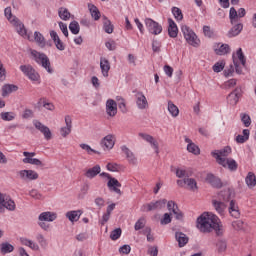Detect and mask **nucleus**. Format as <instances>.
Instances as JSON below:
<instances>
[{"mask_svg": "<svg viewBox=\"0 0 256 256\" xmlns=\"http://www.w3.org/2000/svg\"><path fill=\"white\" fill-rule=\"evenodd\" d=\"M220 223L221 221L217 215L204 212L197 218V229H199L201 233H211V231H216V235H221Z\"/></svg>", "mask_w": 256, "mask_h": 256, "instance_id": "f257e3e1", "label": "nucleus"}, {"mask_svg": "<svg viewBox=\"0 0 256 256\" xmlns=\"http://www.w3.org/2000/svg\"><path fill=\"white\" fill-rule=\"evenodd\" d=\"M30 55L32 59L43 67V69L47 70L48 73H53V68H51V60L46 56L45 53H41L37 50H30Z\"/></svg>", "mask_w": 256, "mask_h": 256, "instance_id": "f03ea898", "label": "nucleus"}, {"mask_svg": "<svg viewBox=\"0 0 256 256\" xmlns=\"http://www.w3.org/2000/svg\"><path fill=\"white\" fill-rule=\"evenodd\" d=\"M181 31L187 43L192 45V47H199V40L197 39V34L189 28L187 25H182Z\"/></svg>", "mask_w": 256, "mask_h": 256, "instance_id": "7ed1b4c3", "label": "nucleus"}, {"mask_svg": "<svg viewBox=\"0 0 256 256\" xmlns=\"http://www.w3.org/2000/svg\"><path fill=\"white\" fill-rule=\"evenodd\" d=\"M100 177H106V179H109L107 182V187L110 189V191L117 193V195H123V192H121V189H119L121 187L119 180L111 177L109 173L106 172L100 173Z\"/></svg>", "mask_w": 256, "mask_h": 256, "instance_id": "20e7f679", "label": "nucleus"}, {"mask_svg": "<svg viewBox=\"0 0 256 256\" xmlns=\"http://www.w3.org/2000/svg\"><path fill=\"white\" fill-rule=\"evenodd\" d=\"M19 179L21 181H37L39 179V173L35 170H20L17 172Z\"/></svg>", "mask_w": 256, "mask_h": 256, "instance_id": "39448f33", "label": "nucleus"}, {"mask_svg": "<svg viewBox=\"0 0 256 256\" xmlns=\"http://www.w3.org/2000/svg\"><path fill=\"white\" fill-rule=\"evenodd\" d=\"M20 71L30 79V81H39V73L33 68L31 65H21L20 66Z\"/></svg>", "mask_w": 256, "mask_h": 256, "instance_id": "423d86ee", "label": "nucleus"}, {"mask_svg": "<svg viewBox=\"0 0 256 256\" xmlns=\"http://www.w3.org/2000/svg\"><path fill=\"white\" fill-rule=\"evenodd\" d=\"M145 25L149 33H152V35H160V33L163 31V27L151 18L145 19Z\"/></svg>", "mask_w": 256, "mask_h": 256, "instance_id": "0eeeda50", "label": "nucleus"}, {"mask_svg": "<svg viewBox=\"0 0 256 256\" xmlns=\"http://www.w3.org/2000/svg\"><path fill=\"white\" fill-rule=\"evenodd\" d=\"M33 125L35 129H37L38 131H40V133L44 135V139H46V141H51V139L53 138V134L51 133V129H49V127L45 126L39 120H34Z\"/></svg>", "mask_w": 256, "mask_h": 256, "instance_id": "6e6552de", "label": "nucleus"}, {"mask_svg": "<svg viewBox=\"0 0 256 256\" xmlns=\"http://www.w3.org/2000/svg\"><path fill=\"white\" fill-rule=\"evenodd\" d=\"M138 137H141V139L146 141V143H149L150 147L154 149L156 155H159V142L157 141V139H155V137L143 132H140L138 134Z\"/></svg>", "mask_w": 256, "mask_h": 256, "instance_id": "1a4fd4ad", "label": "nucleus"}, {"mask_svg": "<svg viewBox=\"0 0 256 256\" xmlns=\"http://www.w3.org/2000/svg\"><path fill=\"white\" fill-rule=\"evenodd\" d=\"M24 158L22 161L25 164H29V165H36L37 167H44V164L41 160L37 159V158H33L35 157V152H23Z\"/></svg>", "mask_w": 256, "mask_h": 256, "instance_id": "9d476101", "label": "nucleus"}, {"mask_svg": "<svg viewBox=\"0 0 256 256\" xmlns=\"http://www.w3.org/2000/svg\"><path fill=\"white\" fill-rule=\"evenodd\" d=\"M218 165H221L224 169H229V171H236L239 167V164L233 158L220 159Z\"/></svg>", "mask_w": 256, "mask_h": 256, "instance_id": "9b49d317", "label": "nucleus"}, {"mask_svg": "<svg viewBox=\"0 0 256 256\" xmlns=\"http://www.w3.org/2000/svg\"><path fill=\"white\" fill-rule=\"evenodd\" d=\"M0 205L5 207L8 211H15V201H13L9 196L0 192Z\"/></svg>", "mask_w": 256, "mask_h": 256, "instance_id": "f8f14e48", "label": "nucleus"}, {"mask_svg": "<svg viewBox=\"0 0 256 256\" xmlns=\"http://www.w3.org/2000/svg\"><path fill=\"white\" fill-rule=\"evenodd\" d=\"M212 157H215L216 162L219 163L220 159H227L231 155V148L229 146L224 147L221 150H215L211 153Z\"/></svg>", "mask_w": 256, "mask_h": 256, "instance_id": "ddd939ff", "label": "nucleus"}, {"mask_svg": "<svg viewBox=\"0 0 256 256\" xmlns=\"http://www.w3.org/2000/svg\"><path fill=\"white\" fill-rule=\"evenodd\" d=\"M241 87H237L234 91H232L228 97H227V101L229 103V105H232L233 107H235V105H237V103H239V99H241Z\"/></svg>", "mask_w": 256, "mask_h": 256, "instance_id": "4468645a", "label": "nucleus"}, {"mask_svg": "<svg viewBox=\"0 0 256 256\" xmlns=\"http://www.w3.org/2000/svg\"><path fill=\"white\" fill-rule=\"evenodd\" d=\"M121 151L126 156V159L129 165H133V166L137 165L138 163L137 156H135V154L133 153V151H131V149H129L127 146H122Z\"/></svg>", "mask_w": 256, "mask_h": 256, "instance_id": "2eb2a0df", "label": "nucleus"}, {"mask_svg": "<svg viewBox=\"0 0 256 256\" xmlns=\"http://www.w3.org/2000/svg\"><path fill=\"white\" fill-rule=\"evenodd\" d=\"M135 98L138 109H147L149 107V102L143 92H136Z\"/></svg>", "mask_w": 256, "mask_h": 256, "instance_id": "dca6fc26", "label": "nucleus"}, {"mask_svg": "<svg viewBox=\"0 0 256 256\" xmlns=\"http://www.w3.org/2000/svg\"><path fill=\"white\" fill-rule=\"evenodd\" d=\"M165 205H167V199L157 200L155 202H150L146 205L147 211H157L161 209H165Z\"/></svg>", "mask_w": 256, "mask_h": 256, "instance_id": "f3484780", "label": "nucleus"}, {"mask_svg": "<svg viewBox=\"0 0 256 256\" xmlns=\"http://www.w3.org/2000/svg\"><path fill=\"white\" fill-rule=\"evenodd\" d=\"M106 114L108 117H115L117 115V102L113 99L106 101Z\"/></svg>", "mask_w": 256, "mask_h": 256, "instance_id": "a211bd4d", "label": "nucleus"}, {"mask_svg": "<svg viewBox=\"0 0 256 256\" xmlns=\"http://www.w3.org/2000/svg\"><path fill=\"white\" fill-rule=\"evenodd\" d=\"M100 69L103 77H109V71H111V63L107 60V58H100Z\"/></svg>", "mask_w": 256, "mask_h": 256, "instance_id": "6ab92c4d", "label": "nucleus"}, {"mask_svg": "<svg viewBox=\"0 0 256 256\" xmlns=\"http://www.w3.org/2000/svg\"><path fill=\"white\" fill-rule=\"evenodd\" d=\"M12 25L16 28V31L19 35L22 37H25L27 35V30L25 29V25L17 19V17H13V20H11Z\"/></svg>", "mask_w": 256, "mask_h": 256, "instance_id": "aec40b11", "label": "nucleus"}, {"mask_svg": "<svg viewBox=\"0 0 256 256\" xmlns=\"http://www.w3.org/2000/svg\"><path fill=\"white\" fill-rule=\"evenodd\" d=\"M207 183H209L212 187H215L216 189H221L223 187V183L221 182V179L216 177L213 174H208L206 177Z\"/></svg>", "mask_w": 256, "mask_h": 256, "instance_id": "412c9836", "label": "nucleus"}, {"mask_svg": "<svg viewBox=\"0 0 256 256\" xmlns=\"http://www.w3.org/2000/svg\"><path fill=\"white\" fill-rule=\"evenodd\" d=\"M65 123L66 126L62 127L60 130L62 137H67V135L71 133V129L73 127V121L71 120V116H65Z\"/></svg>", "mask_w": 256, "mask_h": 256, "instance_id": "4be33fe9", "label": "nucleus"}, {"mask_svg": "<svg viewBox=\"0 0 256 256\" xmlns=\"http://www.w3.org/2000/svg\"><path fill=\"white\" fill-rule=\"evenodd\" d=\"M100 173H101V166L95 165L94 167L87 169L84 173V176L87 179H95V177Z\"/></svg>", "mask_w": 256, "mask_h": 256, "instance_id": "5701e85b", "label": "nucleus"}, {"mask_svg": "<svg viewBox=\"0 0 256 256\" xmlns=\"http://www.w3.org/2000/svg\"><path fill=\"white\" fill-rule=\"evenodd\" d=\"M169 27H168V35L169 37H172V39H175L177 35H179V29L177 28V24L173 19H168Z\"/></svg>", "mask_w": 256, "mask_h": 256, "instance_id": "b1692460", "label": "nucleus"}, {"mask_svg": "<svg viewBox=\"0 0 256 256\" xmlns=\"http://www.w3.org/2000/svg\"><path fill=\"white\" fill-rule=\"evenodd\" d=\"M175 239L178 242V247H185L189 243V237L183 232H176Z\"/></svg>", "mask_w": 256, "mask_h": 256, "instance_id": "393cba45", "label": "nucleus"}, {"mask_svg": "<svg viewBox=\"0 0 256 256\" xmlns=\"http://www.w3.org/2000/svg\"><path fill=\"white\" fill-rule=\"evenodd\" d=\"M19 87L15 84H5L2 87V97H8L11 95V93H15V91H18Z\"/></svg>", "mask_w": 256, "mask_h": 256, "instance_id": "a878e982", "label": "nucleus"}, {"mask_svg": "<svg viewBox=\"0 0 256 256\" xmlns=\"http://www.w3.org/2000/svg\"><path fill=\"white\" fill-rule=\"evenodd\" d=\"M113 139L114 136L109 134L102 139L101 145L105 147V149H113V147H115V140Z\"/></svg>", "mask_w": 256, "mask_h": 256, "instance_id": "bb28decb", "label": "nucleus"}, {"mask_svg": "<svg viewBox=\"0 0 256 256\" xmlns=\"http://www.w3.org/2000/svg\"><path fill=\"white\" fill-rule=\"evenodd\" d=\"M39 221L53 222L57 219V214L53 212H43L38 217Z\"/></svg>", "mask_w": 256, "mask_h": 256, "instance_id": "cd10ccee", "label": "nucleus"}, {"mask_svg": "<svg viewBox=\"0 0 256 256\" xmlns=\"http://www.w3.org/2000/svg\"><path fill=\"white\" fill-rule=\"evenodd\" d=\"M245 183L249 189H253V187L256 186V176L255 173L253 172H248L246 178H245Z\"/></svg>", "mask_w": 256, "mask_h": 256, "instance_id": "c85d7f7f", "label": "nucleus"}, {"mask_svg": "<svg viewBox=\"0 0 256 256\" xmlns=\"http://www.w3.org/2000/svg\"><path fill=\"white\" fill-rule=\"evenodd\" d=\"M243 31V24L238 23L236 25H234L230 31H228V37H237V35H239L241 32Z\"/></svg>", "mask_w": 256, "mask_h": 256, "instance_id": "c756f323", "label": "nucleus"}, {"mask_svg": "<svg viewBox=\"0 0 256 256\" xmlns=\"http://www.w3.org/2000/svg\"><path fill=\"white\" fill-rule=\"evenodd\" d=\"M20 241L22 245L29 247L33 251H39V244H37L36 242H33L32 240H29L27 238H21Z\"/></svg>", "mask_w": 256, "mask_h": 256, "instance_id": "7c9ffc66", "label": "nucleus"}, {"mask_svg": "<svg viewBox=\"0 0 256 256\" xmlns=\"http://www.w3.org/2000/svg\"><path fill=\"white\" fill-rule=\"evenodd\" d=\"M81 210H74V211H69L66 213L67 219L73 223V221H79V218L81 217Z\"/></svg>", "mask_w": 256, "mask_h": 256, "instance_id": "2f4dec72", "label": "nucleus"}, {"mask_svg": "<svg viewBox=\"0 0 256 256\" xmlns=\"http://www.w3.org/2000/svg\"><path fill=\"white\" fill-rule=\"evenodd\" d=\"M103 29L105 33L111 35L113 33L114 26L111 24V20H108L106 16H103Z\"/></svg>", "mask_w": 256, "mask_h": 256, "instance_id": "473e14b6", "label": "nucleus"}, {"mask_svg": "<svg viewBox=\"0 0 256 256\" xmlns=\"http://www.w3.org/2000/svg\"><path fill=\"white\" fill-rule=\"evenodd\" d=\"M212 203L214 205V209H216L219 215H223V213H225V209H227V206L225 205V203L217 200H213Z\"/></svg>", "mask_w": 256, "mask_h": 256, "instance_id": "72a5a7b5", "label": "nucleus"}, {"mask_svg": "<svg viewBox=\"0 0 256 256\" xmlns=\"http://www.w3.org/2000/svg\"><path fill=\"white\" fill-rule=\"evenodd\" d=\"M216 55H227V53H230L231 48L228 44H222L218 48L214 49Z\"/></svg>", "mask_w": 256, "mask_h": 256, "instance_id": "f704fd0d", "label": "nucleus"}, {"mask_svg": "<svg viewBox=\"0 0 256 256\" xmlns=\"http://www.w3.org/2000/svg\"><path fill=\"white\" fill-rule=\"evenodd\" d=\"M34 39L36 43L39 45V47H41L42 49L43 47H45L46 42H45V37H43V34H41L38 31L34 32Z\"/></svg>", "mask_w": 256, "mask_h": 256, "instance_id": "c9c22d12", "label": "nucleus"}, {"mask_svg": "<svg viewBox=\"0 0 256 256\" xmlns=\"http://www.w3.org/2000/svg\"><path fill=\"white\" fill-rule=\"evenodd\" d=\"M58 15L63 21H69V19H71V13L67 8H60L58 11Z\"/></svg>", "mask_w": 256, "mask_h": 256, "instance_id": "e433bc0d", "label": "nucleus"}, {"mask_svg": "<svg viewBox=\"0 0 256 256\" xmlns=\"http://www.w3.org/2000/svg\"><path fill=\"white\" fill-rule=\"evenodd\" d=\"M89 11L94 21H99V19H101V12H99V9L97 8V6L95 5L89 6Z\"/></svg>", "mask_w": 256, "mask_h": 256, "instance_id": "4c0bfd02", "label": "nucleus"}, {"mask_svg": "<svg viewBox=\"0 0 256 256\" xmlns=\"http://www.w3.org/2000/svg\"><path fill=\"white\" fill-rule=\"evenodd\" d=\"M168 111L172 117H178L179 116V107L177 105H174L172 101H168Z\"/></svg>", "mask_w": 256, "mask_h": 256, "instance_id": "58836bf2", "label": "nucleus"}, {"mask_svg": "<svg viewBox=\"0 0 256 256\" xmlns=\"http://www.w3.org/2000/svg\"><path fill=\"white\" fill-rule=\"evenodd\" d=\"M249 135H250L249 129H244L243 135L236 136V142L245 143L246 141H249Z\"/></svg>", "mask_w": 256, "mask_h": 256, "instance_id": "ea45409f", "label": "nucleus"}, {"mask_svg": "<svg viewBox=\"0 0 256 256\" xmlns=\"http://www.w3.org/2000/svg\"><path fill=\"white\" fill-rule=\"evenodd\" d=\"M14 250L15 247H13V245H11L9 242H4L1 244V253L4 255L7 253H13Z\"/></svg>", "mask_w": 256, "mask_h": 256, "instance_id": "a19ab883", "label": "nucleus"}, {"mask_svg": "<svg viewBox=\"0 0 256 256\" xmlns=\"http://www.w3.org/2000/svg\"><path fill=\"white\" fill-rule=\"evenodd\" d=\"M186 185L190 191H197L199 189L197 186V180L194 178H186Z\"/></svg>", "mask_w": 256, "mask_h": 256, "instance_id": "79ce46f5", "label": "nucleus"}, {"mask_svg": "<svg viewBox=\"0 0 256 256\" xmlns=\"http://www.w3.org/2000/svg\"><path fill=\"white\" fill-rule=\"evenodd\" d=\"M69 29L73 35H79V31H81V28L79 26V22L72 21L69 25Z\"/></svg>", "mask_w": 256, "mask_h": 256, "instance_id": "37998d69", "label": "nucleus"}, {"mask_svg": "<svg viewBox=\"0 0 256 256\" xmlns=\"http://www.w3.org/2000/svg\"><path fill=\"white\" fill-rule=\"evenodd\" d=\"M229 19H230L231 25H235V21L239 19V15L237 14V10L235 9V7L230 8Z\"/></svg>", "mask_w": 256, "mask_h": 256, "instance_id": "c03bdc74", "label": "nucleus"}, {"mask_svg": "<svg viewBox=\"0 0 256 256\" xmlns=\"http://www.w3.org/2000/svg\"><path fill=\"white\" fill-rule=\"evenodd\" d=\"M187 151H189V153H193V155H199L201 153V149H199V146L195 143H189L187 145Z\"/></svg>", "mask_w": 256, "mask_h": 256, "instance_id": "a18cd8bd", "label": "nucleus"}, {"mask_svg": "<svg viewBox=\"0 0 256 256\" xmlns=\"http://www.w3.org/2000/svg\"><path fill=\"white\" fill-rule=\"evenodd\" d=\"M219 199L222 201H229L231 199V191L229 189L223 190L218 194Z\"/></svg>", "mask_w": 256, "mask_h": 256, "instance_id": "49530a36", "label": "nucleus"}, {"mask_svg": "<svg viewBox=\"0 0 256 256\" xmlns=\"http://www.w3.org/2000/svg\"><path fill=\"white\" fill-rule=\"evenodd\" d=\"M176 177H178V179H187L190 177L189 172H187V170L181 169V168H177L176 169Z\"/></svg>", "mask_w": 256, "mask_h": 256, "instance_id": "de8ad7c7", "label": "nucleus"}, {"mask_svg": "<svg viewBox=\"0 0 256 256\" xmlns=\"http://www.w3.org/2000/svg\"><path fill=\"white\" fill-rule=\"evenodd\" d=\"M0 116L2 121H13V119H15L13 112H2Z\"/></svg>", "mask_w": 256, "mask_h": 256, "instance_id": "09e8293b", "label": "nucleus"}, {"mask_svg": "<svg viewBox=\"0 0 256 256\" xmlns=\"http://www.w3.org/2000/svg\"><path fill=\"white\" fill-rule=\"evenodd\" d=\"M172 13L177 21H182L183 20V12L181 9L178 7H173L172 8Z\"/></svg>", "mask_w": 256, "mask_h": 256, "instance_id": "8fccbe9b", "label": "nucleus"}, {"mask_svg": "<svg viewBox=\"0 0 256 256\" xmlns=\"http://www.w3.org/2000/svg\"><path fill=\"white\" fill-rule=\"evenodd\" d=\"M216 246L219 253H223L227 250V242L225 240H219Z\"/></svg>", "mask_w": 256, "mask_h": 256, "instance_id": "3c124183", "label": "nucleus"}, {"mask_svg": "<svg viewBox=\"0 0 256 256\" xmlns=\"http://www.w3.org/2000/svg\"><path fill=\"white\" fill-rule=\"evenodd\" d=\"M236 55L241 62L242 66L245 67L247 60L245 59V54H243V49L239 48L236 52Z\"/></svg>", "mask_w": 256, "mask_h": 256, "instance_id": "603ef678", "label": "nucleus"}, {"mask_svg": "<svg viewBox=\"0 0 256 256\" xmlns=\"http://www.w3.org/2000/svg\"><path fill=\"white\" fill-rule=\"evenodd\" d=\"M121 233H122L121 228L114 229L110 234V239H112V241H117V239L121 237Z\"/></svg>", "mask_w": 256, "mask_h": 256, "instance_id": "864d4df0", "label": "nucleus"}, {"mask_svg": "<svg viewBox=\"0 0 256 256\" xmlns=\"http://www.w3.org/2000/svg\"><path fill=\"white\" fill-rule=\"evenodd\" d=\"M223 69H225V62H216L213 65V71L214 73H221V71H223Z\"/></svg>", "mask_w": 256, "mask_h": 256, "instance_id": "5fc2aeb1", "label": "nucleus"}, {"mask_svg": "<svg viewBox=\"0 0 256 256\" xmlns=\"http://www.w3.org/2000/svg\"><path fill=\"white\" fill-rule=\"evenodd\" d=\"M146 220L145 218H140L136 223H135V226H134V229L135 231H140V229H143L145 227V224H146Z\"/></svg>", "mask_w": 256, "mask_h": 256, "instance_id": "6e6d98bb", "label": "nucleus"}, {"mask_svg": "<svg viewBox=\"0 0 256 256\" xmlns=\"http://www.w3.org/2000/svg\"><path fill=\"white\" fill-rule=\"evenodd\" d=\"M167 209H168V211H172V213H177L179 207L177 206L175 201L171 200V201L167 202Z\"/></svg>", "mask_w": 256, "mask_h": 256, "instance_id": "4d7b16f0", "label": "nucleus"}, {"mask_svg": "<svg viewBox=\"0 0 256 256\" xmlns=\"http://www.w3.org/2000/svg\"><path fill=\"white\" fill-rule=\"evenodd\" d=\"M80 147H81V149L86 151L88 153V155H91L92 153H97L98 155L100 154L99 151H96L93 148H91V146H89V144H80Z\"/></svg>", "mask_w": 256, "mask_h": 256, "instance_id": "13d9d810", "label": "nucleus"}, {"mask_svg": "<svg viewBox=\"0 0 256 256\" xmlns=\"http://www.w3.org/2000/svg\"><path fill=\"white\" fill-rule=\"evenodd\" d=\"M36 240L41 247H47V239H45V236H43V234H37Z\"/></svg>", "mask_w": 256, "mask_h": 256, "instance_id": "bf43d9fd", "label": "nucleus"}, {"mask_svg": "<svg viewBox=\"0 0 256 256\" xmlns=\"http://www.w3.org/2000/svg\"><path fill=\"white\" fill-rule=\"evenodd\" d=\"M172 218H171V214L169 213H165L163 215V218L160 220L161 225H169V223H171Z\"/></svg>", "mask_w": 256, "mask_h": 256, "instance_id": "052dcab7", "label": "nucleus"}, {"mask_svg": "<svg viewBox=\"0 0 256 256\" xmlns=\"http://www.w3.org/2000/svg\"><path fill=\"white\" fill-rule=\"evenodd\" d=\"M241 121L246 127L251 125V117L248 114H241Z\"/></svg>", "mask_w": 256, "mask_h": 256, "instance_id": "680f3d73", "label": "nucleus"}, {"mask_svg": "<svg viewBox=\"0 0 256 256\" xmlns=\"http://www.w3.org/2000/svg\"><path fill=\"white\" fill-rule=\"evenodd\" d=\"M152 51L154 53H160L161 52V42L157 40H153L152 42Z\"/></svg>", "mask_w": 256, "mask_h": 256, "instance_id": "e2e57ef3", "label": "nucleus"}, {"mask_svg": "<svg viewBox=\"0 0 256 256\" xmlns=\"http://www.w3.org/2000/svg\"><path fill=\"white\" fill-rule=\"evenodd\" d=\"M119 253H123V255H129L131 253V246L125 244L119 248Z\"/></svg>", "mask_w": 256, "mask_h": 256, "instance_id": "0e129e2a", "label": "nucleus"}, {"mask_svg": "<svg viewBox=\"0 0 256 256\" xmlns=\"http://www.w3.org/2000/svg\"><path fill=\"white\" fill-rule=\"evenodd\" d=\"M235 85H237V79H230L224 83L225 89H232Z\"/></svg>", "mask_w": 256, "mask_h": 256, "instance_id": "69168bd1", "label": "nucleus"}, {"mask_svg": "<svg viewBox=\"0 0 256 256\" xmlns=\"http://www.w3.org/2000/svg\"><path fill=\"white\" fill-rule=\"evenodd\" d=\"M30 197H32L33 199H43V195H41V193H39V191L33 189L29 192Z\"/></svg>", "mask_w": 256, "mask_h": 256, "instance_id": "338daca9", "label": "nucleus"}, {"mask_svg": "<svg viewBox=\"0 0 256 256\" xmlns=\"http://www.w3.org/2000/svg\"><path fill=\"white\" fill-rule=\"evenodd\" d=\"M203 33H204L205 37H209V38L213 37V30H211L210 26H204Z\"/></svg>", "mask_w": 256, "mask_h": 256, "instance_id": "774afa93", "label": "nucleus"}]
</instances>
